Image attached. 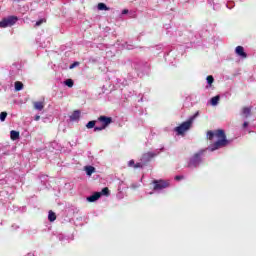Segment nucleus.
Wrapping results in <instances>:
<instances>
[{
    "label": "nucleus",
    "mask_w": 256,
    "mask_h": 256,
    "mask_svg": "<svg viewBox=\"0 0 256 256\" xmlns=\"http://www.w3.org/2000/svg\"><path fill=\"white\" fill-rule=\"evenodd\" d=\"M206 137L209 141H213L215 138L218 139L208 147L209 151H217V149L229 145V140H227V136L223 130H217L216 132L208 131Z\"/></svg>",
    "instance_id": "1"
},
{
    "label": "nucleus",
    "mask_w": 256,
    "mask_h": 256,
    "mask_svg": "<svg viewBox=\"0 0 256 256\" xmlns=\"http://www.w3.org/2000/svg\"><path fill=\"white\" fill-rule=\"evenodd\" d=\"M198 116L199 112H196L193 116L189 118L188 121L183 122L180 126L176 127L175 131L177 135H183V133L189 131V129H191V125H193V122L195 121V119H197Z\"/></svg>",
    "instance_id": "2"
},
{
    "label": "nucleus",
    "mask_w": 256,
    "mask_h": 256,
    "mask_svg": "<svg viewBox=\"0 0 256 256\" xmlns=\"http://www.w3.org/2000/svg\"><path fill=\"white\" fill-rule=\"evenodd\" d=\"M17 21H19V18H17V16H8L7 18H4L0 21V27L2 29H5L7 27H13V25H15Z\"/></svg>",
    "instance_id": "3"
},
{
    "label": "nucleus",
    "mask_w": 256,
    "mask_h": 256,
    "mask_svg": "<svg viewBox=\"0 0 256 256\" xmlns=\"http://www.w3.org/2000/svg\"><path fill=\"white\" fill-rule=\"evenodd\" d=\"M201 155H203V151L194 154V156L189 160L188 167H190V169L199 167V165H201V162L203 161L201 159Z\"/></svg>",
    "instance_id": "4"
},
{
    "label": "nucleus",
    "mask_w": 256,
    "mask_h": 256,
    "mask_svg": "<svg viewBox=\"0 0 256 256\" xmlns=\"http://www.w3.org/2000/svg\"><path fill=\"white\" fill-rule=\"evenodd\" d=\"M154 191H162V189H167L169 182L165 180H154Z\"/></svg>",
    "instance_id": "5"
},
{
    "label": "nucleus",
    "mask_w": 256,
    "mask_h": 256,
    "mask_svg": "<svg viewBox=\"0 0 256 256\" xmlns=\"http://www.w3.org/2000/svg\"><path fill=\"white\" fill-rule=\"evenodd\" d=\"M113 119H111V117H107V116H100L98 118V123H100L102 125V127L106 128L109 127V125H111Z\"/></svg>",
    "instance_id": "6"
},
{
    "label": "nucleus",
    "mask_w": 256,
    "mask_h": 256,
    "mask_svg": "<svg viewBox=\"0 0 256 256\" xmlns=\"http://www.w3.org/2000/svg\"><path fill=\"white\" fill-rule=\"evenodd\" d=\"M159 153V150H156L155 152H147L142 156V161H151V159H153V157H157Z\"/></svg>",
    "instance_id": "7"
},
{
    "label": "nucleus",
    "mask_w": 256,
    "mask_h": 256,
    "mask_svg": "<svg viewBox=\"0 0 256 256\" xmlns=\"http://www.w3.org/2000/svg\"><path fill=\"white\" fill-rule=\"evenodd\" d=\"M235 53L238 54L239 57H242V59L247 58V53H245V49L243 46H237L235 49Z\"/></svg>",
    "instance_id": "8"
},
{
    "label": "nucleus",
    "mask_w": 256,
    "mask_h": 256,
    "mask_svg": "<svg viewBox=\"0 0 256 256\" xmlns=\"http://www.w3.org/2000/svg\"><path fill=\"white\" fill-rule=\"evenodd\" d=\"M100 197H101V193L96 192L90 197H88L87 201H89V203H95V201H97Z\"/></svg>",
    "instance_id": "9"
},
{
    "label": "nucleus",
    "mask_w": 256,
    "mask_h": 256,
    "mask_svg": "<svg viewBox=\"0 0 256 256\" xmlns=\"http://www.w3.org/2000/svg\"><path fill=\"white\" fill-rule=\"evenodd\" d=\"M34 109H36V111H43L45 104H43V102H34Z\"/></svg>",
    "instance_id": "10"
},
{
    "label": "nucleus",
    "mask_w": 256,
    "mask_h": 256,
    "mask_svg": "<svg viewBox=\"0 0 256 256\" xmlns=\"http://www.w3.org/2000/svg\"><path fill=\"white\" fill-rule=\"evenodd\" d=\"M79 117H81V112L79 110H76L73 112V114L70 116L71 121H77L79 120Z\"/></svg>",
    "instance_id": "11"
},
{
    "label": "nucleus",
    "mask_w": 256,
    "mask_h": 256,
    "mask_svg": "<svg viewBox=\"0 0 256 256\" xmlns=\"http://www.w3.org/2000/svg\"><path fill=\"white\" fill-rule=\"evenodd\" d=\"M84 171H86V174L88 175V177H91V175H93V173L95 172V167L85 166Z\"/></svg>",
    "instance_id": "12"
},
{
    "label": "nucleus",
    "mask_w": 256,
    "mask_h": 256,
    "mask_svg": "<svg viewBox=\"0 0 256 256\" xmlns=\"http://www.w3.org/2000/svg\"><path fill=\"white\" fill-rule=\"evenodd\" d=\"M242 115L247 119L251 115V107H245L242 109Z\"/></svg>",
    "instance_id": "13"
},
{
    "label": "nucleus",
    "mask_w": 256,
    "mask_h": 256,
    "mask_svg": "<svg viewBox=\"0 0 256 256\" xmlns=\"http://www.w3.org/2000/svg\"><path fill=\"white\" fill-rule=\"evenodd\" d=\"M110 7H107L105 3H99L98 4V10L99 11H110Z\"/></svg>",
    "instance_id": "14"
},
{
    "label": "nucleus",
    "mask_w": 256,
    "mask_h": 256,
    "mask_svg": "<svg viewBox=\"0 0 256 256\" xmlns=\"http://www.w3.org/2000/svg\"><path fill=\"white\" fill-rule=\"evenodd\" d=\"M219 96H214L211 98L210 103L213 107H216V105H219Z\"/></svg>",
    "instance_id": "15"
},
{
    "label": "nucleus",
    "mask_w": 256,
    "mask_h": 256,
    "mask_svg": "<svg viewBox=\"0 0 256 256\" xmlns=\"http://www.w3.org/2000/svg\"><path fill=\"white\" fill-rule=\"evenodd\" d=\"M10 137H11L12 141H17V139H19V132L12 130L10 132Z\"/></svg>",
    "instance_id": "16"
},
{
    "label": "nucleus",
    "mask_w": 256,
    "mask_h": 256,
    "mask_svg": "<svg viewBox=\"0 0 256 256\" xmlns=\"http://www.w3.org/2000/svg\"><path fill=\"white\" fill-rule=\"evenodd\" d=\"M55 219H57V215H55V213L53 211H49L48 220L50 222H53V221H55Z\"/></svg>",
    "instance_id": "17"
},
{
    "label": "nucleus",
    "mask_w": 256,
    "mask_h": 256,
    "mask_svg": "<svg viewBox=\"0 0 256 256\" xmlns=\"http://www.w3.org/2000/svg\"><path fill=\"white\" fill-rule=\"evenodd\" d=\"M23 90V83L20 81L15 82V91Z\"/></svg>",
    "instance_id": "18"
},
{
    "label": "nucleus",
    "mask_w": 256,
    "mask_h": 256,
    "mask_svg": "<svg viewBox=\"0 0 256 256\" xmlns=\"http://www.w3.org/2000/svg\"><path fill=\"white\" fill-rule=\"evenodd\" d=\"M97 122L95 121V120H93V121H89L87 124H86V128L87 129H95V124H96Z\"/></svg>",
    "instance_id": "19"
},
{
    "label": "nucleus",
    "mask_w": 256,
    "mask_h": 256,
    "mask_svg": "<svg viewBox=\"0 0 256 256\" xmlns=\"http://www.w3.org/2000/svg\"><path fill=\"white\" fill-rule=\"evenodd\" d=\"M98 193H100V197H101V195H105L106 197H108V195H109V188L105 187V188H103L101 190V192H98Z\"/></svg>",
    "instance_id": "20"
},
{
    "label": "nucleus",
    "mask_w": 256,
    "mask_h": 256,
    "mask_svg": "<svg viewBox=\"0 0 256 256\" xmlns=\"http://www.w3.org/2000/svg\"><path fill=\"white\" fill-rule=\"evenodd\" d=\"M64 85L71 88V87H73L74 82H73L72 79H67V80L64 81Z\"/></svg>",
    "instance_id": "21"
},
{
    "label": "nucleus",
    "mask_w": 256,
    "mask_h": 256,
    "mask_svg": "<svg viewBox=\"0 0 256 256\" xmlns=\"http://www.w3.org/2000/svg\"><path fill=\"white\" fill-rule=\"evenodd\" d=\"M206 81L208 83V85H213V81H215V79L210 75V76H207L206 78Z\"/></svg>",
    "instance_id": "22"
},
{
    "label": "nucleus",
    "mask_w": 256,
    "mask_h": 256,
    "mask_svg": "<svg viewBox=\"0 0 256 256\" xmlns=\"http://www.w3.org/2000/svg\"><path fill=\"white\" fill-rule=\"evenodd\" d=\"M7 119V112H1L0 113V121H5Z\"/></svg>",
    "instance_id": "23"
},
{
    "label": "nucleus",
    "mask_w": 256,
    "mask_h": 256,
    "mask_svg": "<svg viewBox=\"0 0 256 256\" xmlns=\"http://www.w3.org/2000/svg\"><path fill=\"white\" fill-rule=\"evenodd\" d=\"M104 129H106V128H104V126H102V125H100V126H95V127H94V131H95V132H97V131H103Z\"/></svg>",
    "instance_id": "24"
},
{
    "label": "nucleus",
    "mask_w": 256,
    "mask_h": 256,
    "mask_svg": "<svg viewBox=\"0 0 256 256\" xmlns=\"http://www.w3.org/2000/svg\"><path fill=\"white\" fill-rule=\"evenodd\" d=\"M144 165H145V164H143V163H141V162L136 163V164L134 165V169L143 168V167H144Z\"/></svg>",
    "instance_id": "25"
},
{
    "label": "nucleus",
    "mask_w": 256,
    "mask_h": 256,
    "mask_svg": "<svg viewBox=\"0 0 256 256\" xmlns=\"http://www.w3.org/2000/svg\"><path fill=\"white\" fill-rule=\"evenodd\" d=\"M128 165H129L130 167H135V160H130V161L128 162Z\"/></svg>",
    "instance_id": "26"
},
{
    "label": "nucleus",
    "mask_w": 256,
    "mask_h": 256,
    "mask_svg": "<svg viewBox=\"0 0 256 256\" xmlns=\"http://www.w3.org/2000/svg\"><path fill=\"white\" fill-rule=\"evenodd\" d=\"M79 62H74L71 66L70 69H74V67H78Z\"/></svg>",
    "instance_id": "27"
},
{
    "label": "nucleus",
    "mask_w": 256,
    "mask_h": 256,
    "mask_svg": "<svg viewBox=\"0 0 256 256\" xmlns=\"http://www.w3.org/2000/svg\"><path fill=\"white\" fill-rule=\"evenodd\" d=\"M247 127H249V122H244V123H243V128H244V129H247Z\"/></svg>",
    "instance_id": "28"
},
{
    "label": "nucleus",
    "mask_w": 256,
    "mask_h": 256,
    "mask_svg": "<svg viewBox=\"0 0 256 256\" xmlns=\"http://www.w3.org/2000/svg\"><path fill=\"white\" fill-rule=\"evenodd\" d=\"M42 23H43V20H39V21L36 22L35 25H36V27H39V25H41Z\"/></svg>",
    "instance_id": "29"
},
{
    "label": "nucleus",
    "mask_w": 256,
    "mask_h": 256,
    "mask_svg": "<svg viewBox=\"0 0 256 256\" xmlns=\"http://www.w3.org/2000/svg\"><path fill=\"white\" fill-rule=\"evenodd\" d=\"M181 179H183V176H176V177H175V180H176V181H181Z\"/></svg>",
    "instance_id": "30"
},
{
    "label": "nucleus",
    "mask_w": 256,
    "mask_h": 256,
    "mask_svg": "<svg viewBox=\"0 0 256 256\" xmlns=\"http://www.w3.org/2000/svg\"><path fill=\"white\" fill-rule=\"evenodd\" d=\"M127 13H129V10H127V9H124V10L122 11V15H127Z\"/></svg>",
    "instance_id": "31"
},
{
    "label": "nucleus",
    "mask_w": 256,
    "mask_h": 256,
    "mask_svg": "<svg viewBox=\"0 0 256 256\" xmlns=\"http://www.w3.org/2000/svg\"><path fill=\"white\" fill-rule=\"evenodd\" d=\"M39 119H41V116H39V115H36L34 118V120H36V121H39Z\"/></svg>",
    "instance_id": "32"
},
{
    "label": "nucleus",
    "mask_w": 256,
    "mask_h": 256,
    "mask_svg": "<svg viewBox=\"0 0 256 256\" xmlns=\"http://www.w3.org/2000/svg\"><path fill=\"white\" fill-rule=\"evenodd\" d=\"M126 49H133V47L132 46H127Z\"/></svg>",
    "instance_id": "33"
},
{
    "label": "nucleus",
    "mask_w": 256,
    "mask_h": 256,
    "mask_svg": "<svg viewBox=\"0 0 256 256\" xmlns=\"http://www.w3.org/2000/svg\"><path fill=\"white\" fill-rule=\"evenodd\" d=\"M43 47H47V45H44Z\"/></svg>",
    "instance_id": "34"
}]
</instances>
